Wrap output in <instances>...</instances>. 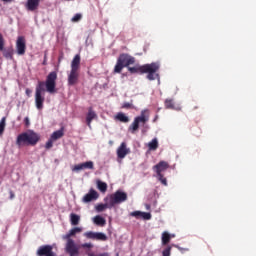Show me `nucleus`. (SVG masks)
Instances as JSON below:
<instances>
[{
	"label": "nucleus",
	"instance_id": "obj_1",
	"mask_svg": "<svg viewBox=\"0 0 256 256\" xmlns=\"http://www.w3.org/2000/svg\"><path fill=\"white\" fill-rule=\"evenodd\" d=\"M57 71H52L46 76L45 81H38L35 90V105L36 108L41 111L43 109V104L45 103V96L43 93L46 89L47 93L54 95L57 93Z\"/></svg>",
	"mask_w": 256,
	"mask_h": 256
},
{
	"label": "nucleus",
	"instance_id": "obj_2",
	"mask_svg": "<svg viewBox=\"0 0 256 256\" xmlns=\"http://www.w3.org/2000/svg\"><path fill=\"white\" fill-rule=\"evenodd\" d=\"M161 65L158 62H152L150 64L144 65H135L133 67L129 66L127 69L129 73L135 75V73H139L140 75H145L147 73L146 79L148 81H155V79H159V69Z\"/></svg>",
	"mask_w": 256,
	"mask_h": 256
},
{
	"label": "nucleus",
	"instance_id": "obj_3",
	"mask_svg": "<svg viewBox=\"0 0 256 256\" xmlns=\"http://www.w3.org/2000/svg\"><path fill=\"white\" fill-rule=\"evenodd\" d=\"M82 229L79 227L72 228L69 233L64 235L62 239H64L66 242L65 245V252L69 256H79V249L81 248L77 243H75V240L71 239V237H74V235H77V233H81Z\"/></svg>",
	"mask_w": 256,
	"mask_h": 256
},
{
	"label": "nucleus",
	"instance_id": "obj_4",
	"mask_svg": "<svg viewBox=\"0 0 256 256\" xmlns=\"http://www.w3.org/2000/svg\"><path fill=\"white\" fill-rule=\"evenodd\" d=\"M40 139L39 134L34 131H28L17 136L16 145L18 147H21V145H31L33 147L39 143Z\"/></svg>",
	"mask_w": 256,
	"mask_h": 256
},
{
	"label": "nucleus",
	"instance_id": "obj_5",
	"mask_svg": "<svg viewBox=\"0 0 256 256\" xmlns=\"http://www.w3.org/2000/svg\"><path fill=\"white\" fill-rule=\"evenodd\" d=\"M135 61V57L128 53L120 54L114 67V73H121L125 67L128 68L131 65H135Z\"/></svg>",
	"mask_w": 256,
	"mask_h": 256
},
{
	"label": "nucleus",
	"instance_id": "obj_6",
	"mask_svg": "<svg viewBox=\"0 0 256 256\" xmlns=\"http://www.w3.org/2000/svg\"><path fill=\"white\" fill-rule=\"evenodd\" d=\"M147 123H149V114L147 110H142L141 114L134 118V121L129 126L128 131L132 134L137 133L139 131V126L142 125L145 126Z\"/></svg>",
	"mask_w": 256,
	"mask_h": 256
},
{
	"label": "nucleus",
	"instance_id": "obj_7",
	"mask_svg": "<svg viewBox=\"0 0 256 256\" xmlns=\"http://www.w3.org/2000/svg\"><path fill=\"white\" fill-rule=\"evenodd\" d=\"M167 169H169V163L165 161H160L158 164L153 166V171L156 172V179H158L164 187H167L168 185L167 178L163 175Z\"/></svg>",
	"mask_w": 256,
	"mask_h": 256
},
{
	"label": "nucleus",
	"instance_id": "obj_8",
	"mask_svg": "<svg viewBox=\"0 0 256 256\" xmlns=\"http://www.w3.org/2000/svg\"><path fill=\"white\" fill-rule=\"evenodd\" d=\"M127 199V193L121 190H117L114 194L110 196L109 204L111 207H115V205H121V203H125Z\"/></svg>",
	"mask_w": 256,
	"mask_h": 256
},
{
	"label": "nucleus",
	"instance_id": "obj_9",
	"mask_svg": "<svg viewBox=\"0 0 256 256\" xmlns=\"http://www.w3.org/2000/svg\"><path fill=\"white\" fill-rule=\"evenodd\" d=\"M86 239H93L94 241H107L108 237L103 232L88 231L84 233Z\"/></svg>",
	"mask_w": 256,
	"mask_h": 256
},
{
	"label": "nucleus",
	"instance_id": "obj_10",
	"mask_svg": "<svg viewBox=\"0 0 256 256\" xmlns=\"http://www.w3.org/2000/svg\"><path fill=\"white\" fill-rule=\"evenodd\" d=\"M36 255L37 256H57V254L53 252V247L49 244L38 247L36 251Z\"/></svg>",
	"mask_w": 256,
	"mask_h": 256
},
{
	"label": "nucleus",
	"instance_id": "obj_11",
	"mask_svg": "<svg viewBox=\"0 0 256 256\" xmlns=\"http://www.w3.org/2000/svg\"><path fill=\"white\" fill-rule=\"evenodd\" d=\"M16 51H17V55H25V51H27V44L25 41V37L19 36L17 38Z\"/></svg>",
	"mask_w": 256,
	"mask_h": 256
},
{
	"label": "nucleus",
	"instance_id": "obj_12",
	"mask_svg": "<svg viewBox=\"0 0 256 256\" xmlns=\"http://www.w3.org/2000/svg\"><path fill=\"white\" fill-rule=\"evenodd\" d=\"M96 199H99V193H97L95 189L91 188L89 193L84 195L82 201L83 203H91V201H96Z\"/></svg>",
	"mask_w": 256,
	"mask_h": 256
},
{
	"label": "nucleus",
	"instance_id": "obj_13",
	"mask_svg": "<svg viewBox=\"0 0 256 256\" xmlns=\"http://www.w3.org/2000/svg\"><path fill=\"white\" fill-rule=\"evenodd\" d=\"M40 4L41 0H27L25 3V9L27 11L35 12L39 9Z\"/></svg>",
	"mask_w": 256,
	"mask_h": 256
},
{
	"label": "nucleus",
	"instance_id": "obj_14",
	"mask_svg": "<svg viewBox=\"0 0 256 256\" xmlns=\"http://www.w3.org/2000/svg\"><path fill=\"white\" fill-rule=\"evenodd\" d=\"M79 83V70H71L68 75V85L73 86Z\"/></svg>",
	"mask_w": 256,
	"mask_h": 256
},
{
	"label": "nucleus",
	"instance_id": "obj_15",
	"mask_svg": "<svg viewBox=\"0 0 256 256\" xmlns=\"http://www.w3.org/2000/svg\"><path fill=\"white\" fill-rule=\"evenodd\" d=\"M129 155V149L127 148V144L122 142L117 149V157L118 159H125Z\"/></svg>",
	"mask_w": 256,
	"mask_h": 256
},
{
	"label": "nucleus",
	"instance_id": "obj_16",
	"mask_svg": "<svg viewBox=\"0 0 256 256\" xmlns=\"http://www.w3.org/2000/svg\"><path fill=\"white\" fill-rule=\"evenodd\" d=\"M131 217H136V219H144V221H149L151 219V213L134 211L130 213Z\"/></svg>",
	"mask_w": 256,
	"mask_h": 256
},
{
	"label": "nucleus",
	"instance_id": "obj_17",
	"mask_svg": "<svg viewBox=\"0 0 256 256\" xmlns=\"http://www.w3.org/2000/svg\"><path fill=\"white\" fill-rule=\"evenodd\" d=\"M93 119H97V113L93 111V107H89L88 113L86 115V123L90 129H91V123L93 122Z\"/></svg>",
	"mask_w": 256,
	"mask_h": 256
},
{
	"label": "nucleus",
	"instance_id": "obj_18",
	"mask_svg": "<svg viewBox=\"0 0 256 256\" xmlns=\"http://www.w3.org/2000/svg\"><path fill=\"white\" fill-rule=\"evenodd\" d=\"M79 67H81V55L76 54L71 62V70L79 71Z\"/></svg>",
	"mask_w": 256,
	"mask_h": 256
},
{
	"label": "nucleus",
	"instance_id": "obj_19",
	"mask_svg": "<svg viewBox=\"0 0 256 256\" xmlns=\"http://www.w3.org/2000/svg\"><path fill=\"white\" fill-rule=\"evenodd\" d=\"M93 223L98 225V227H105V225H107V220L102 216L97 215L93 218Z\"/></svg>",
	"mask_w": 256,
	"mask_h": 256
},
{
	"label": "nucleus",
	"instance_id": "obj_20",
	"mask_svg": "<svg viewBox=\"0 0 256 256\" xmlns=\"http://www.w3.org/2000/svg\"><path fill=\"white\" fill-rule=\"evenodd\" d=\"M114 119L120 121V123H129V116L125 115L123 112L117 113Z\"/></svg>",
	"mask_w": 256,
	"mask_h": 256
},
{
	"label": "nucleus",
	"instance_id": "obj_21",
	"mask_svg": "<svg viewBox=\"0 0 256 256\" xmlns=\"http://www.w3.org/2000/svg\"><path fill=\"white\" fill-rule=\"evenodd\" d=\"M148 149L150 151H157V149H159V141H157V138L152 139V141L148 143Z\"/></svg>",
	"mask_w": 256,
	"mask_h": 256
},
{
	"label": "nucleus",
	"instance_id": "obj_22",
	"mask_svg": "<svg viewBox=\"0 0 256 256\" xmlns=\"http://www.w3.org/2000/svg\"><path fill=\"white\" fill-rule=\"evenodd\" d=\"M164 107L165 109H175V100H173V98H167L164 101Z\"/></svg>",
	"mask_w": 256,
	"mask_h": 256
},
{
	"label": "nucleus",
	"instance_id": "obj_23",
	"mask_svg": "<svg viewBox=\"0 0 256 256\" xmlns=\"http://www.w3.org/2000/svg\"><path fill=\"white\" fill-rule=\"evenodd\" d=\"M79 221H81V216L75 214V213H71L70 214V223L71 225H79Z\"/></svg>",
	"mask_w": 256,
	"mask_h": 256
},
{
	"label": "nucleus",
	"instance_id": "obj_24",
	"mask_svg": "<svg viewBox=\"0 0 256 256\" xmlns=\"http://www.w3.org/2000/svg\"><path fill=\"white\" fill-rule=\"evenodd\" d=\"M171 243V234L165 231L162 233V245H169Z\"/></svg>",
	"mask_w": 256,
	"mask_h": 256
},
{
	"label": "nucleus",
	"instance_id": "obj_25",
	"mask_svg": "<svg viewBox=\"0 0 256 256\" xmlns=\"http://www.w3.org/2000/svg\"><path fill=\"white\" fill-rule=\"evenodd\" d=\"M64 135L65 133L63 132V128H61L60 130L53 132L50 138L57 141V139H61Z\"/></svg>",
	"mask_w": 256,
	"mask_h": 256
},
{
	"label": "nucleus",
	"instance_id": "obj_26",
	"mask_svg": "<svg viewBox=\"0 0 256 256\" xmlns=\"http://www.w3.org/2000/svg\"><path fill=\"white\" fill-rule=\"evenodd\" d=\"M2 51H3V56L5 57V59H10L12 61L13 53H14L13 48H9L7 50H5V48H3Z\"/></svg>",
	"mask_w": 256,
	"mask_h": 256
},
{
	"label": "nucleus",
	"instance_id": "obj_27",
	"mask_svg": "<svg viewBox=\"0 0 256 256\" xmlns=\"http://www.w3.org/2000/svg\"><path fill=\"white\" fill-rule=\"evenodd\" d=\"M97 188L99 189V191H101V193H105L107 191V183L98 181Z\"/></svg>",
	"mask_w": 256,
	"mask_h": 256
},
{
	"label": "nucleus",
	"instance_id": "obj_28",
	"mask_svg": "<svg viewBox=\"0 0 256 256\" xmlns=\"http://www.w3.org/2000/svg\"><path fill=\"white\" fill-rule=\"evenodd\" d=\"M109 205L108 204H98L95 206V209L97 213H102V211H105V209H108Z\"/></svg>",
	"mask_w": 256,
	"mask_h": 256
},
{
	"label": "nucleus",
	"instance_id": "obj_29",
	"mask_svg": "<svg viewBox=\"0 0 256 256\" xmlns=\"http://www.w3.org/2000/svg\"><path fill=\"white\" fill-rule=\"evenodd\" d=\"M83 169H95L93 161H87L82 163Z\"/></svg>",
	"mask_w": 256,
	"mask_h": 256
},
{
	"label": "nucleus",
	"instance_id": "obj_30",
	"mask_svg": "<svg viewBox=\"0 0 256 256\" xmlns=\"http://www.w3.org/2000/svg\"><path fill=\"white\" fill-rule=\"evenodd\" d=\"M5 121V117H3L0 121V135H3V132L5 131Z\"/></svg>",
	"mask_w": 256,
	"mask_h": 256
},
{
	"label": "nucleus",
	"instance_id": "obj_31",
	"mask_svg": "<svg viewBox=\"0 0 256 256\" xmlns=\"http://www.w3.org/2000/svg\"><path fill=\"white\" fill-rule=\"evenodd\" d=\"M171 246H167L163 251H162V256H171Z\"/></svg>",
	"mask_w": 256,
	"mask_h": 256
},
{
	"label": "nucleus",
	"instance_id": "obj_32",
	"mask_svg": "<svg viewBox=\"0 0 256 256\" xmlns=\"http://www.w3.org/2000/svg\"><path fill=\"white\" fill-rule=\"evenodd\" d=\"M121 109H134L133 103L124 102Z\"/></svg>",
	"mask_w": 256,
	"mask_h": 256
},
{
	"label": "nucleus",
	"instance_id": "obj_33",
	"mask_svg": "<svg viewBox=\"0 0 256 256\" xmlns=\"http://www.w3.org/2000/svg\"><path fill=\"white\" fill-rule=\"evenodd\" d=\"M5 49V38H3V34L0 33V51Z\"/></svg>",
	"mask_w": 256,
	"mask_h": 256
},
{
	"label": "nucleus",
	"instance_id": "obj_34",
	"mask_svg": "<svg viewBox=\"0 0 256 256\" xmlns=\"http://www.w3.org/2000/svg\"><path fill=\"white\" fill-rule=\"evenodd\" d=\"M54 141H55L54 139L50 138V139L46 142V144H45V149H51V148L53 147V142H54Z\"/></svg>",
	"mask_w": 256,
	"mask_h": 256
},
{
	"label": "nucleus",
	"instance_id": "obj_35",
	"mask_svg": "<svg viewBox=\"0 0 256 256\" xmlns=\"http://www.w3.org/2000/svg\"><path fill=\"white\" fill-rule=\"evenodd\" d=\"M83 16L81 14H76L73 18H72V22L73 23H77L78 21H81V18Z\"/></svg>",
	"mask_w": 256,
	"mask_h": 256
},
{
	"label": "nucleus",
	"instance_id": "obj_36",
	"mask_svg": "<svg viewBox=\"0 0 256 256\" xmlns=\"http://www.w3.org/2000/svg\"><path fill=\"white\" fill-rule=\"evenodd\" d=\"M83 163L81 164H77L74 166V168L72 169V171H83Z\"/></svg>",
	"mask_w": 256,
	"mask_h": 256
},
{
	"label": "nucleus",
	"instance_id": "obj_37",
	"mask_svg": "<svg viewBox=\"0 0 256 256\" xmlns=\"http://www.w3.org/2000/svg\"><path fill=\"white\" fill-rule=\"evenodd\" d=\"M82 249H93V244L91 243H84L81 245Z\"/></svg>",
	"mask_w": 256,
	"mask_h": 256
},
{
	"label": "nucleus",
	"instance_id": "obj_38",
	"mask_svg": "<svg viewBox=\"0 0 256 256\" xmlns=\"http://www.w3.org/2000/svg\"><path fill=\"white\" fill-rule=\"evenodd\" d=\"M178 251L181 253H185V251H189V248H181L179 245H174Z\"/></svg>",
	"mask_w": 256,
	"mask_h": 256
},
{
	"label": "nucleus",
	"instance_id": "obj_39",
	"mask_svg": "<svg viewBox=\"0 0 256 256\" xmlns=\"http://www.w3.org/2000/svg\"><path fill=\"white\" fill-rule=\"evenodd\" d=\"M88 256H109V253H102V254H98V255H95L93 253H88Z\"/></svg>",
	"mask_w": 256,
	"mask_h": 256
},
{
	"label": "nucleus",
	"instance_id": "obj_40",
	"mask_svg": "<svg viewBox=\"0 0 256 256\" xmlns=\"http://www.w3.org/2000/svg\"><path fill=\"white\" fill-rule=\"evenodd\" d=\"M9 195H10L9 199L11 200L15 199V192H13V190H9Z\"/></svg>",
	"mask_w": 256,
	"mask_h": 256
},
{
	"label": "nucleus",
	"instance_id": "obj_41",
	"mask_svg": "<svg viewBox=\"0 0 256 256\" xmlns=\"http://www.w3.org/2000/svg\"><path fill=\"white\" fill-rule=\"evenodd\" d=\"M31 93H33V92L31 91V89L27 88V89L25 90V94L27 95V97H31Z\"/></svg>",
	"mask_w": 256,
	"mask_h": 256
},
{
	"label": "nucleus",
	"instance_id": "obj_42",
	"mask_svg": "<svg viewBox=\"0 0 256 256\" xmlns=\"http://www.w3.org/2000/svg\"><path fill=\"white\" fill-rule=\"evenodd\" d=\"M24 123H25V125H26L27 127H29V125H31V122L29 121V117H26V118L24 119Z\"/></svg>",
	"mask_w": 256,
	"mask_h": 256
},
{
	"label": "nucleus",
	"instance_id": "obj_43",
	"mask_svg": "<svg viewBox=\"0 0 256 256\" xmlns=\"http://www.w3.org/2000/svg\"><path fill=\"white\" fill-rule=\"evenodd\" d=\"M42 65H47V54L44 55V60L42 62Z\"/></svg>",
	"mask_w": 256,
	"mask_h": 256
},
{
	"label": "nucleus",
	"instance_id": "obj_44",
	"mask_svg": "<svg viewBox=\"0 0 256 256\" xmlns=\"http://www.w3.org/2000/svg\"><path fill=\"white\" fill-rule=\"evenodd\" d=\"M58 62L61 63V57L58 59Z\"/></svg>",
	"mask_w": 256,
	"mask_h": 256
},
{
	"label": "nucleus",
	"instance_id": "obj_45",
	"mask_svg": "<svg viewBox=\"0 0 256 256\" xmlns=\"http://www.w3.org/2000/svg\"><path fill=\"white\" fill-rule=\"evenodd\" d=\"M2 1L10 2L11 0H2Z\"/></svg>",
	"mask_w": 256,
	"mask_h": 256
}]
</instances>
